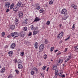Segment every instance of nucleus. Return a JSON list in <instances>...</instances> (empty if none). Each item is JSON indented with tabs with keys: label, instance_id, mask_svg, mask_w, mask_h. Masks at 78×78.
I'll return each mask as SVG.
<instances>
[{
	"label": "nucleus",
	"instance_id": "f257e3e1",
	"mask_svg": "<svg viewBox=\"0 0 78 78\" xmlns=\"http://www.w3.org/2000/svg\"><path fill=\"white\" fill-rule=\"evenodd\" d=\"M11 36H12V37H14V38L17 37L19 36V33L15 32L13 33H11Z\"/></svg>",
	"mask_w": 78,
	"mask_h": 78
},
{
	"label": "nucleus",
	"instance_id": "f03ea898",
	"mask_svg": "<svg viewBox=\"0 0 78 78\" xmlns=\"http://www.w3.org/2000/svg\"><path fill=\"white\" fill-rule=\"evenodd\" d=\"M61 13L62 14H64V16H66L67 14V11L66 9H64L61 11Z\"/></svg>",
	"mask_w": 78,
	"mask_h": 78
},
{
	"label": "nucleus",
	"instance_id": "7ed1b4c3",
	"mask_svg": "<svg viewBox=\"0 0 78 78\" xmlns=\"http://www.w3.org/2000/svg\"><path fill=\"white\" fill-rule=\"evenodd\" d=\"M44 46L43 44H41V45L39 47V52H42L44 49Z\"/></svg>",
	"mask_w": 78,
	"mask_h": 78
},
{
	"label": "nucleus",
	"instance_id": "20e7f679",
	"mask_svg": "<svg viewBox=\"0 0 78 78\" xmlns=\"http://www.w3.org/2000/svg\"><path fill=\"white\" fill-rule=\"evenodd\" d=\"M18 15H19V17L20 19H21V18L23 17V13L22 12L20 11V12H18Z\"/></svg>",
	"mask_w": 78,
	"mask_h": 78
},
{
	"label": "nucleus",
	"instance_id": "39448f33",
	"mask_svg": "<svg viewBox=\"0 0 78 78\" xmlns=\"http://www.w3.org/2000/svg\"><path fill=\"white\" fill-rule=\"evenodd\" d=\"M63 34L64 33L63 32H61L60 34H59L58 36V39H59L62 37Z\"/></svg>",
	"mask_w": 78,
	"mask_h": 78
},
{
	"label": "nucleus",
	"instance_id": "423d86ee",
	"mask_svg": "<svg viewBox=\"0 0 78 78\" xmlns=\"http://www.w3.org/2000/svg\"><path fill=\"white\" fill-rule=\"evenodd\" d=\"M25 33L23 31L21 32L20 34V36L21 37H23L25 36Z\"/></svg>",
	"mask_w": 78,
	"mask_h": 78
},
{
	"label": "nucleus",
	"instance_id": "0eeeda50",
	"mask_svg": "<svg viewBox=\"0 0 78 78\" xmlns=\"http://www.w3.org/2000/svg\"><path fill=\"white\" fill-rule=\"evenodd\" d=\"M10 2H7L5 4V8H9V5H10Z\"/></svg>",
	"mask_w": 78,
	"mask_h": 78
},
{
	"label": "nucleus",
	"instance_id": "6e6552de",
	"mask_svg": "<svg viewBox=\"0 0 78 78\" xmlns=\"http://www.w3.org/2000/svg\"><path fill=\"white\" fill-rule=\"evenodd\" d=\"M35 7L37 9L39 10L40 9V5L38 3L36 4H35Z\"/></svg>",
	"mask_w": 78,
	"mask_h": 78
},
{
	"label": "nucleus",
	"instance_id": "1a4fd4ad",
	"mask_svg": "<svg viewBox=\"0 0 78 78\" xmlns=\"http://www.w3.org/2000/svg\"><path fill=\"white\" fill-rule=\"evenodd\" d=\"M67 18H68V17L67 16H64L63 17H62L61 18V19L62 20H66V19H67Z\"/></svg>",
	"mask_w": 78,
	"mask_h": 78
},
{
	"label": "nucleus",
	"instance_id": "9d476101",
	"mask_svg": "<svg viewBox=\"0 0 78 78\" xmlns=\"http://www.w3.org/2000/svg\"><path fill=\"white\" fill-rule=\"evenodd\" d=\"M41 20V19L40 18H38L37 17H36L34 20V22H38V21H39V20Z\"/></svg>",
	"mask_w": 78,
	"mask_h": 78
},
{
	"label": "nucleus",
	"instance_id": "9b49d317",
	"mask_svg": "<svg viewBox=\"0 0 78 78\" xmlns=\"http://www.w3.org/2000/svg\"><path fill=\"white\" fill-rule=\"evenodd\" d=\"M15 46H16V44L14 43H13L12 44L10 48H12L13 49H14V48L15 47Z\"/></svg>",
	"mask_w": 78,
	"mask_h": 78
},
{
	"label": "nucleus",
	"instance_id": "f8f14e48",
	"mask_svg": "<svg viewBox=\"0 0 78 78\" xmlns=\"http://www.w3.org/2000/svg\"><path fill=\"white\" fill-rule=\"evenodd\" d=\"M71 6L73 8H74L75 9H77V6H76V5L72 4Z\"/></svg>",
	"mask_w": 78,
	"mask_h": 78
},
{
	"label": "nucleus",
	"instance_id": "ddd939ff",
	"mask_svg": "<svg viewBox=\"0 0 78 78\" xmlns=\"http://www.w3.org/2000/svg\"><path fill=\"white\" fill-rule=\"evenodd\" d=\"M18 67L19 69H22L23 68V66L22 64H19Z\"/></svg>",
	"mask_w": 78,
	"mask_h": 78
},
{
	"label": "nucleus",
	"instance_id": "4468645a",
	"mask_svg": "<svg viewBox=\"0 0 78 78\" xmlns=\"http://www.w3.org/2000/svg\"><path fill=\"white\" fill-rule=\"evenodd\" d=\"M8 54L10 57H12L13 55V52L12 51H10L8 52Z\"/></svg>",
	"mask_w": 78,
	"mask_h": 78
},
{
	"label": "nucleus",
	"instance_id": "2eb2a0df",
	"mask_svg": "<svg viewBox=\"0 0 78 78\" xmlns=\"http://www.w3.org/2000/svg\"><path fill=\"white\" fill-rule=\"evenodd\" d=\"M18 8V7H14L13 8V11H15L16 12H17V9H18L17 8Z\"/></svg>",
	"mask_w": 78,
	"mask_h": 78
},
{
	"label": "nucleus",
	"instance_id": "dca6fc26",
	"mask_svg": "<svg viewBox=\"0 0 78 78\" xmlns=\"http://www.w3.org/2000/svg\"><path fill=\"white\" fill-rule=\"evenodd\" d=\"M22 3L21 2H19L18 3L17 5L18 6L21 7L22 6Z\"/></svg>",
	"mask_w": 78,
	"mask_h": 78
},
{
	"label": "nucleus",
	"instance_id": "f3484780",
	"mask_svg": "<svg viewBox=\"0 0 78 78\" xmlns=\"http://www.w3.org/2000/svg\"><path fill=\"white\" fill-rule=\"evenodd\" d=\"M37 45H38V43H37V42H36L35 43L34 47L36 49H37L38 48L37 47Z\"/></svg>",
	"mask_w": 78,
	"mask_h": 78
},
{
	"label": "nucleus",
	"instance_id": "a211bd4d",
	"mask_svg": "<svg viewBox=\"0 0 78 78\" xmlns=\"http://www.w3.org/2000/svg\"><path fill=\"white\" fill-rule=\"evenodd\" d=\"M5 67L3 68L2 69L1 71V73H3L4 72H5Z\"/></svg>",
	"mask_w": 78,
	"mask_h": 78
},
{
	"label": "nucleus",
	"instance_id": "6ab92c4d",
	"mask_svg": "<svg viewBox=\"0 0 78 78\" xmlns=\"http://www.w3.org/2000/svg\"><path fill=\"white\" fill-rule=\"evenodd\" d=\"M10 28L11 30H14L15 28V26L14 25H12L10 26Z\"/></svg>",
	"mask_w": 78,
	"mask_h": 78
},
{
	"label": "nucleus",
	"instance_id": "aec40b11",
	"mask_svg": "<svg viewBox=\"0 0 78 78\" xmlns=\"http://www.w3.org/2000/svg\"><path fill=\"white\" fill-rule=\"evenodd\" d=\"M58 63H61L62 62H63V60L60 59L58 60Z\"/></svg>",
	"mask_w": 78,
	"mask_h": 78
},
{
	"label": "nucleus",
	"instance_id": "412c9836",
	"mask_svg": "<svg viewBox=\"0 0 78 78\" xmlns=\"http://www.w3.org/2000/svg\"><path fill=\"white\" fill-rule=\"evenodd\" d=\"M17 63L19 64H22V60L20 59H19L17 61Z\"/></svg>",
	"mask_w": 78,
	"mask_h": 78
},
{
	"label": "nucleus",
	"instance_id": "4be33fe9",
	"mask_svg": "<svg viewBox=\"0 0 78 78\" xmlns=\"http://www.w3.org/2000/svg\"><path fill=\"white\" fill-rule=\"evenodd\" d=\"M38 32V29H37V30L36 31H34L33 32V35H36L37 33V32Z\"/></svg>",
	"mask_w": 78,
	"mask_h": 78
},
{
	"label": "nucleus",
	"instance_id": "5701e85b",
	"mask_svg": "<svg viewBox=\"0 0 78 78\" xmlns=\"http://www.w3.org/2000/svg\"><path fill=\"white\" fill-rule=\"evenodd\" d=\"M48 40L47 39L44 40V43L45 44H48Z\"/></svg>",
	"mask_w": 78,
	"mask_h": 78
},
{
	"label": "nucleus",
	"instance_id": "b1692460",
	"mask_svg": "<svg viewBox=\"0 0 78 78\" xmlns=\"http://www.w3.org/2000/svg\"><path fill=\"white\" fill-rule=\"evenodd\" d=\"M44 59H46L47 58V55L46 54L44 55Z\"/></svg>",
	"mask_w": 78,
	"mask_h": 78
},
{
	"label": "nucleus",
	"instance_id": "393cba45",
	"mask_svg": "<svg viewBox=\"0 0 78 78\" xmlns=\"http://www.w3.org/2000/svg\"><path fill=\"white\" fill-rule=\"evenodd\" d=\"M24 44H30V42H29V41H26L24 42Z\"/></svg>",
	"mask_w": 78,
	"mask_h": 78
},
{
	"label": "nucleus",
	"instance_id": "a878e982",
	"mask_svg": "<svg viewBox=\"0 0 78 78\" xmlns=\"http://www.w3.org/2000/svg\"><path fill=\"white\" fill-rule=\"evenodd\" d=\"M34 26L33 25H32L30 27V28L32 30H34Z\"/></svg>",
	"mask_w": 78,
	"mask_h": 78
},
{
	"label": "nucleus",
	"instance_id": "bb28decb",
	"mask_svg": "<svg viewBox=\"0 0 78 78\" xmlns=\"http://www.w3.org/2000/svg\"><path fill=\"white\" fill-rule=\"evenodd\" d=\"M56 68H57V66H54L53 67V69L54 70H56V69H57Z\"/></svg>",
	"mask_w": 78,
	"mask_h": 78
},
{
	"label": "nucleus",
	"instance_id": "cd10ccee",
	"mask_svg": "<svg viewBox=\"0 0 78 78\" xmlns=\"http://www.w3.org/2000/svg\"><path fill=\"white\" fill-rule=\"evenodd\" d=\"M15 23H19V20H17V19H16L15 21Z\"/></svg>",
	"mask_w": 78,
	"mask_h": 78
},
{
	"label": "nucleus",
	"instance_id": "c85d7f7f",
	"mask_svg": "<svg viewBox=\"0 0 78 78\" xmlns=\"http://www.w3.org/2000/svg\"><path fill=\"white\" fill-rule=\"evenodd\" d=\"M14 6V4H12L11 6H10V9H12L13 7Z\"/></svg>",
	"mask_w": 78,
	"mask_h": 78
},
{
	"label": "nucleus",
	"instance_id": "c756f323",
	"mask_svg": "<svg viewBox=\"0 0 78 78\" xmlns=\"http://www.w3.org/2000/svg\"><path fill=\"white\" fill-rule=\"evenodd\" d=\"M5 34V32H3L2 33V37H4Z\"/></svg>",
	"mask_w": 78,
	"mask_h": 78
},
{
	"label": "nucleus",
	"instance_id": "7c9ffc66",
	"mask_svg": "<svg viewBox=\"0 0 78 78\" xmlns=\"http://www.w3.org/2000/svg\"><path fill=\"white\" fill-rule=\"evenodd\" d=\"M53 1H50L49 2V5H51L52 4H53Z\"/></svg>",
	"mask_w": 78,
	"mask_h": 78
},
{
	"label": "nucleus",
	"instance_id": "2f4dec72",
	"mask_svg": "<svg viewBox=\"0 0 78 78\" xmlns=\"http://www.w3.org/2000/svg\"><path fill=\"white\" fill-rule=\"evenodd\" d=\"M50 23V21H48L46 23L47 25H49Z\"/></svg>",
	"mask_w": 78,
	"mask_h": 78
},
{
	"label": "nucleus",
	"instance_id": "473e14b6",
	"mask_svg": "<svg viewBox=\"0 0 78 78\" xmlns=\"http://www.w3.org/2000/svg\"><path fill=\"white\" fill-rule=\"evenodd\" d=\"M15 71L16 72V73L17 74H19V70L16 69V70Z\"/></svg>",
	"mask_w": 78,
	"mask_h": 78
},
{
	"label": "nucleus",
	"instance_id": "72a5a7b5",
	"mask_svg": "<svg viewBox=\"0 0 78 78\" xmlns=\"http://www.w3.org/2000/svg\"><path fill=\"white\" fill-rule=\"evenodd\" d=\"M46 68V66H44L43 67L42 69H43V70H45V69Z\"/></svg>",
	"mask_w": 78,
	"mask_h": 78
},
{
	"label": "nucleus",
	"instance_id": "f704fd0d",
	"mask_svg": "<svg viewBox=\"0 0 78 78\" xmlns=\"http://www.w3.org/2000/svg\"><path fill=\"white\" fill-rule=\"evenodd\" d=\"M43 11H44V10L42 9H41L40 12V13H42L43 12Z\"/></svg>",
	"mask_w": 78,
	"mask_h": 78
},
{
	"label": "nucleus",
	"instance_id": "c9c22d12",
	"mask_svg": "<svg viewBox=\"0 0 78 78\" xmlns=\"http://www.w3.org/2000/svg\"><path fill=\"white\" fill-rule=\"evenodd\" d=\"M23 55H24V52H22L21 53V56H23Z\"/></svg>",
	"mask_w": 78,
	"mask_h": 78
},
{
	"label": "nucleus",
	"instance_id": "e433bc0d",
	"mask_svg": "<svg viewBox=\"0 0 78 78\" xmlns=\"http://www.w3.org/2000/svg\"><path fill=\"white\" fill-rule=\"evenodd\" d=\"M67 59L69 60H70V59H71V56H70V55L69 56Z\"/></svg>",
	"mask_w": 78,
	"mask_h": 78
},
{
	"label": "nucleus",
	"instance_id": "4c0bfd02",
	"mask_svg": "<svg viewBox=\"0 0 78 78\" xmlns=\"http://www.w3.org/2000/svg\"><path fill=\"white\" fill-rule=\"evenodd\" d=\"M34 70H36V72H37V70H38V69H37L36 68V67H34Z\"/></svg>",
	"mask_w": 78,
	"mask_h": 78
},
{
	"label": "nucleus",
	"instance_id": "58836bf2",
	"mask_svg": "<svg viewBox=\"0 0 78 78\" xmlns=\"http://www.w3.org/2000/svg\"><path fill=\"white\" fill-rule=\"evenodd\" d=\"M54 48L53 47H52L51 48V51H53Z\"/></svg>",
	"mask_w": 78,
	"mask_h": 78
},
{
	"label": "nucleus",
	"instance_id": "ea45409f",
	"mask_svg": "<svg viewBox=\"0 0 78 78\" xmlns=\"http://www.w3.org/2000/svg\"><path fill=\"white\" fill-rule=\"evenodd\" d=\"M31 74L32 75H34V71H32L31 72Z\"/></svg>",
	"mask_w": 78,
	"mask_h": 78
},
{
	"label": "nucleus",
	"instance_id": "a19ab883",
	"mask_svg": "<svg viewBox=\"0 0 78 78\" xmlns=\"http://www.w3.org/2000/svg\"><path fill=\"white\" fill-rule=\"evenodd\" d=\"M27 27H25L24 28V31H27Z\"/></svg>",
	"mask_w": 78,
	"mask_h": 78
},
{
	"label": "nucleus",
	"instance_id": "79ce46f5",
	"mask_svg": "<svg viewBox=\"0 0 78 78\" xmlns=\"http://www.w3.org/2000/svg\"><path fill=\"white\" fill-rule=\"evenodd\" d=\"M55 75L56 76H58V72H55Z\"/></svg>",
	"mask_w": 78,
	"mask_h": 78
},
{
	"label": "nucleus",
	"instance_id": "37998d69",
	"mask_svg": "<svg viewBox=\"0 0 78 78\" xmlns=\"http://www.w3.org/2000/svg\"><path fill=\"white\" fill-rule=\"evenodd\" d=\"M65 76H66V75L64 74H63V75H62L61 77H62V78H64Z\"/></svg>",
	"mask_w": 78,
	"mask_h": 78
},
{
	"label": "nucleus",
	"instance_id": "c03bdc74",
	"mask_svg": "<svg viewBox=\"0 0 78 78\" xmlns=\"http://www.w3.org/2000/svg\"><path fill=\"white\" fill-rule=\"evenodd\" d=\"M31 34H32V33L31 32H29L28 34V36H31Z\"/></svg>",
	"mask_w": 78,
	"mask_h": 78
},
{
	"label": "nucleus",
	"instance_id": "a18cd8bd",
	"mask_svg": "<svg viewBox=\"0 0 78 78\" xmlns=\"http://www.w3.org/2000/svg\"><path fill=\"white\" fill-rule=\"evenodd\" d=\"M76 50H78V46L75 47Z\"/></svg>",
	"mask_w": 78,
	"mask_h": 78
},
{
	"label": "nucleus",
	"instance_id": "49530a36",
	"mask_svg": "<svg viewBox=\"0 0 78 78\" xmlns=\"http://www.w3.org/2000/svg\"><path fill=\"white\" fill-rule=\"evenodd\" d=\"M58 75H59V76H62V74H61V73H58Z\"/></svg>",
	"mask_w": 78,
	"mask_h": 78
},
{
	"label": "nucleus",
	"instance_id": "de8ad7c7",
	"mask_svg": "<svg viewBox=\"0 0 78 78\" xmlns=\"http://www.w3.org/2000/svg\"><path fill=\"white\" fill-rule=\"evenodd\" d=\"M69 61V60L67 59L65 61V62H64V64H66V62H67V61Z\"/></svg>",
	"mask_w": 78,
	"mask_h": 78
},
{
	"label": "nucleus",
	"instance_id": "09e8293b",
	"mask_svg": "<svg viewBox=\"0 0 78 78\" xmlns=\"http://www.w3.org/2000/svg\"><path fill=\"white\" fill-rule=\"evenodd\" d=\"M37 30V27H35L34 28V30Z\"/></svg>",
	"mask_w": 78,
	"mask_h": 78
},
{
	"label": "nucleus",
	"instance_id": "8fccbe9b",
	"mask_svg": "<svg viewBox=\"0 0 78 78\" xmlns=\"http://www.w3.org/2000/svg\"><path fill=\"white\" fill-rule=\"evenodd\" d=\"M41 76H42V77H44V74H43V73H42L41 74Z\"/></svg>",
	"mask_w": 78,
	"mask_h": 78
},
{
	"label": "nucleus",
	"instance_id": "3c124183",
	"mask_svg": "<svg viewBox=\"0 0 78 78\" xmlns=\"http://www.w3.org/2000/svg\"><path fill=\"white\" fill-rule=\"evenodd\" d=\"M14 62L15 63H16V62H17V59H14Z\"/></svg>",
	"mask_w": 78,
	"mask_h": 78
},
{
	"label": "nucleus",
	"instance_id": "603ef678",
	"mask_svg": "<svg viewBox=\"0 0 78 78\" xmlns=\"http://www.w3.org/2000/svg\"><path fill=\"white\" fill-rule=\"evenodd\" d=\"M55 72H58V69H55Z\"/></svg>",
	"mask_w": 78,
	"mask_h": 78
},
{
	"label": "nucleus",
	"instance_id": "864d4df0",
	"mask_svg": "<svg viewBox=\"0 0 78 78\" xmlns=\"http://www.w3.org/2000/svg\"><path fill=\"white\" fill-rule=\"evenodd\" d=\"M9 9H7L6 11V12H9Z\"/></svg>",
	"mask_w": 78,
	"mask_h": 78
},
{
	"label": "nucleus",
	"instance_id": "5fc2aeb1",
	"mask_svg": "<svg viewBox=\"0 0 78 78\" xmlns=\"http://www.w3.org/2000/svg\"><path fill=\"white\" fill-rule=\"evenodd\" d=\"M58 51V49L55 50V53H56V52H57V51Z\"/></svg>",
	"mask_w": 78,
	"mask_h": 78
},
{
	"label": "nucleus",
	"instance_id": "6e6d98bb",
	"mask_svg": "<svg viewBox=\"0 0 78 78\" xmlns=\"http://www.w3.org/2000/svg\"><path fill=\"white\" fill-rule=\"evenodd\" d=\"M74 27H75V24H73V27H72V28H74Z\"/></svg>",
	"mask_w": 78,
	"mask_h": 78
},
{
	"label": "nucleus",
	"instance_id": "4d7b16f0",
	"mask_svg": "<svg viewBox=\"0 0 78 78\" xmlns=\"http://www.w3.org/2000/svg\"><path fill=\"white\" fill-rule=\"evenodd\" d=\"M60 73L62 74V71H61Z\"/></svg>",
	"mask_w": 78,
	"mask_h": 78
},
{
	"label": "nucleus",
	"instance_id": "13d9d810",
	"mask_svg": "<svg viewBox=\"0 0 78 78\" xmlns=\"http://www.w3.org/2000/svg\"><path fill=\"white\" fill-rule=\"evenodd\" d=\"M27 21H25L24 22V24H27Z\"/></svg>",
	"mask_w": 78,
	"mask_h": 78
},
{
	"label": "nucleus",
	"instance_id": "bf43d9fd",
	"mask_svg": "<svg viewBox=\"0 0 78 78\" xmlns=\"http://www.w3.org/2000/svg\"><path fill=\"white\" fill-rule=\"evenodd\" d=\"M67 38V39L68 40H69V39H70V36H69Z\"/></svg>",
	"mask_w": 78,
	"mask_h": 78
},
{
	"label": "nucleus",
	"instance_id": "052dcab7",
	"mask_svg": "<svg viewBox=\"0 0 78 78\" xmlns=\"http://www.w3.org/2000/svg\"><path fill=\"white\" fill-rule=\"evenodd\" d=\"M7 37H8V38H10V36L9 35H8L7 36Z\"/></svg>",
	"mask_w": 78,
	"mask_h": 78
},
{
	"label": "nucleus",
	"instance_id": "680f3d73",
	"mask_svg": "<svg viewBox=\"0 0 78 78\" xmlns=\"http://www.w3.org/2000/svg\"><path fill=\"white\" fill-rule=\"evenodd\" d=\"M38 65H39V66H41V63H39L38 64Z\"/></svg>",
	"mask_w": 78,
	"mask_h": 78
},
{
	"label": "nucleus",
	"instance_id": "e2e57ef3",
	"mask_svg": "<svg viewBox=\"0 0 78 78\" xmlns=\"http://www.w3.org/2000/svg\"><path fill=\"white\" fill-rule=\"evenodd\" d=\"M27 21H28V19H27L25 20V22H27Z\"/></svg>",
	"mask_w": 78,
	"mask_h": 78
},
{
	"label": "nucleus",
	"instance_id": "0e129e2a",
	"mask_svg": "<svg viewBox=\"0 0 78 78\" xmlns=\"http://www.w3.org/2000/svg\"><path fill=\"white\" fill-rule=\"evenodd\" d=\"M62 41H60L59 42V44H61V43H62Z\"/></svg>",
	"mask_w": 78,
	"mask_h": 78
},
{
	"label": "nucleus",
	"instance_id": "69168bd1",
	"mask_svg": "<svg viewBox=\"0 0 78 78\" xmlns=\"http://www.w3.org/2000/svg\"><path fill=\"white\" fill-rule=\"evenodd\" d=\"M49 69V68H48L46 69L47 71H48V69Z\"/></svg>",
	"mask_w": 78,
	"mask_h": 78
},
{
	"label": "nucleus",
	"instance_id": "338daca9",
	"mask_svg": "<svg viewBox=\"0 0 78 78\" xmlns=\"http://www.w3.org/2000/svg\"><path fill=\"white\" fill-rule=\"evenodd\" d=\"M67 49H68V48H66L65 49V51H67Z\"/></svg>",
	"mask_w": 78,
	"mask_h": 78
},
{
	"label": "nucleus",
	"instance_id": "774afa93",
	"mask_svg": "<svg viewBox=\"0 0 78 78\" xmlns=\"http://www.w3.org/2000/svg\"><path fill=\"white\" fill-rule=\"evenodd\" d=\"M5 48H8V46L7 45L5 46Z\"/></svg>",
	"mask_w": 78,
	"mask_h": 78
}]
</instances>
